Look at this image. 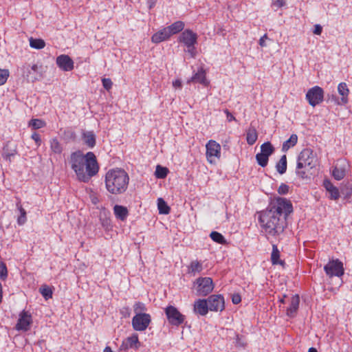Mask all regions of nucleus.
I'll list each match as a JSON object with an SVG mask.
<instances>
[{
	"label": "nucleus",
	"mask_w": 352,
	"mask_h": 352,
	"mask_svg": "<svg viewBox=\"0 0 352 352\" xmlns=\"http://www.w3.org/2000/svg\"><path fill=\"white\" fill-rule=\"evenodd\" d=\"M338 91L341 96V104H346L348 102V96L349 90L345 82H340L338 86Z\"/></svg>",
	"instance_id": "23"
},
{
	"label": "nucleus",
	"mask_w": 352,
	"mask_h": 352,
	"mask_svg": "<svg viewBox=\"0 0 352 352\" xmlns=\"http://www.w3.org/2000/svg\"><path fill=\"white\" fill-rule=\"evenodd\" d=\"M224 112L226 114V116H227V120L228 122H231V121H233V120H236V118L228 110V109H225L224 110Z\"/></svg>",
	"instance_id": "52"
},
{
	"label": "nucleus",
	"mask_w": 352,
	"mask_h": 352,
	"mask_svg": "<svg viewBox=\"0 0 352 352\" xmlns=\"http://www.w3.org/2000/svg\"><path fill=\"white\" fill-rule=\"evenodd\" d=\"M104 352H113V351L111 350V347L106 346L104 349Z\"/></svg>",
	"instance_id": "61"
},
{
	"label": "nucleus",
	"mask_w": 352,
	"mask_h": 352,
	"mask_svg": "<svg viewBox=\"0 0 352 352\" xmlns=\"http://www.w3.org/2000/svg\"><path fill=\"white\" fill-rule=\"evenodd\" d=\"M3 300V289H2V285L0 283V303L2 302Z\"/></svg>",
	"instance_id": "59"
},
{
	"label": "nucleus",
	"mask_w": 352,
	"mask_h": 352,
	"mask_svg": "<svg viewBox=\"0 0 352 352\" xmlns=\"http://www.w3.org/2000/svg\"><path fill=\"white\" fill-rule=\"evenodd\" d=\"M300 304V297L298 294L292 296L290 299L289 306L287 309V316L294 318L298 311Z\"/></svg>",
	"instance_id": "17"
},
{
	"label": "nucleus",
	"mask_w": 352,
	"mask_h": 352,
	"mask_svg": "<svg viewBox=\"0 0 352 352\" xmlns=\"http://www.w3.org/2000/svg\"><path fill=\"white\" fill-rule=\"evenodd\" d=\"M100 222L102 226L106 230H109L111 227V219L105 214H100Z\"/></svg>",
	"instance_id": "41"
},
{
	"label": "nucleus",
	"mask_w": 352,
	"mask_h": 352,
	"mask_svg": "<svg viewBox=\"0 0 352 352\" xmlns=\"http://www.w3.org/2000/svg\"><path fill=\"white\" fill-rule=\"evenodd\" d=\"M212 279L210 277H199L193 283V290L196 296H206L211 293L214 289Z\"/></svg>",
	"instance_id": "5"
},
{
	"label": "nucleus",
	"mask_w": 352,
	"mask_h": 352,
	"mask_svg": "<svg viewBox=\"0 0 352 352\" xmlns=\"http://www.w3.org/2000/svg\"><path fill=\"white\" fill-rule=\"evenodd\" d=\"M333 177L336 180H341L342 179L344 176L346 175V168L345 165H342L340 166H335L333 173H332Z\"/></svg>",
	"instance_id": "27"
},
{
	"label": "nucleus",
	"mask_w": 352,
	"mask_h": 352,
	"mask_svg": "<svg viewBox=\"0 0 352 352\" xmlns=\"http://www.w3.org/2000/svg\"><path fill=\"white\" fill-rule=\"evenodd\" d=\"M50 147H51L52 151L54 153H57V154H60L63 151L61 144L59 143L58 140L56 138L52 139L51 140Z\"/></svg>",
	"instance_id": "39"
},
{
	"label": "nucleus",
	"mask_w": 352,
	"mask_h": 352,
	"mask_svg": "<svg viewBox=\"0 0 352 352\" xmlns=\"http://www.w3.org/2000/svg\"><path fill=\"white\" fill-rule=\"evenodd\" d=\"M113 212L116 217L121 221H125L129 215L127 208L120 205L114 206Z\"/></svg>",
	"instance_id": "22"
},
{
	"label": "nucleus",
	"mask_w": 352,
	"mask_h": 352,
	"mask_svg": "<svg viewBox=\"0 0 352 352\" xmlns=\"http://www.w3.org/2000/svg\"><path fill=\"white\" fill-rule=\"evenodd\" d=\"M129 307H123L122 309L121 310V313L122 314L127 313L129 314Z\"/></svg>",
	"instance_id": "60"
},
{
	"label": "nucleus",
	"mask_w": 352,
	"mask_h": 352,
	"mask_svg": "<svg viewBox=\"0 0 352 352\" xmlns=\"http://www.w3.org/2000/svg\"><path fill=\"white\" fill-rule=\"evenodd\" d=\"M209 309L208 299H199L195 301L194 305V311L201 316L208 314Z\"/></svg>",
	"instance_id": "18"
},
{
	"label": "nucleus",
	"mask_w": 352,
	"mask_h": 352,
	"mask_svg": "<svg viewBox=\"0 0 352 352\" xmlns=\"http://www.w3.org/2000/svg\"><path fill=\"white\" fill-rule=\"evenodd\" d=\"M102 82V86L106 90L109 91L111 89L113 82L110 78H103Z\"/></svg>",
	"instance_id": "47"
},
{
	"label": "nucleus",
	"mask_w": 352,
	"mask_h": 352,
	"mask_svg": "<svg viewBox=\"0 0 352 352\" xmlns=\"http://www.w3.org/2000/svg\"><path fill=\"white\" fill-rule=\"evenodd\" d=\"M30 45L32 48L41 50L44 48L45 46V43L43 39L30 38Z\"/></svg>",
	"instance_id": "35"
},
{
	"label": "nucleus",
	"mask_w": 352,
	"mask_h": 352,
	"mask_svg": "<svg viewBox=\"0 0 352 352\" xmlns=\"http://www.w3.org/2000/svg\"><path fill=\"white\" fill-rule=\"evenodd\" d=\"M157 207L160 214H167L170 212V208L162 198H158Z\"/></svg>",
	"instance_id": "32"
},
{
	"label": "nucleus",
	"mask_w": 352,
	"mask_h": 352,
	"mask_svg": "<svg viewBox=\"0 0 352 352\" xmlns=\"http://www.w3.org/2000/svg\"><path fill=\"white\" fill-rule=\"evenodd\" d=\"M140 346L138 336L137 334H133L122 341L120 346V350L126 351L129 349H138Z\"/></svg>",
	"instance_id": "16"
},
{
	"label": "nucleus",
	"mask_w": 352,
	"mask_h": 352,
	"mask_svg": "<svg viewBox=\"0 0 352 352\" xmlns=\"http://www.w3.org/2000/svg\"><path fill=\"white\" fill-rule=\"evenodd\" d=\"M206 158L210 164H214L216 159H219L221 157V146L214 140H209L206 145Z\"/></svg>",
	"instance_id": "8"
},
{
	"label": "nucleus",
	"mask_w": 352,
	"mask_h": 352,
	"mask_svg": "<svg viewBox=\"0 0 352 352\" xmlns=\"http://www.w3.org/2000/svg\"><path fill=\"white\" fill-rule=\"evenodd\" d=\"M317 162V156L314 151L309 148H304L298 156L296 175L302 179L306 178L307 170L314 168Z\"/></svg>",
	"instance_id": "4"
},
{
	"label": "nucleus",
	"mask_w": 352,
	"mask_h": 352,
	"mask_svg": "<svg viewBox=\"0 0 352 352\" xmlns=\"http://www.w3.org/2000/svg\"><path fill=\"white\" fill-rule=\"evenodd\" d=\"M153 4H154L153 2L151 3V4L149 6V8H151L153 6Z\"/></svg>",
	"instance_id": "64"
},
{
	"label": "nucleus",
	"mask_w": 352,
	"mask_h": 352,
	"mask_svg": "<svg viewBox=\"0 0 352 352\" xmlns=\"http://www.w3.org/2000/svg\"><path fill=\"white\" fill-rule=\"evenodd\" d=\"M274 151V148L270 142H264L261 146V153L270 157Z\"/></svg>",
	"instance_id": "34"
},
{
	"label": "nucleus",
	"mask_w": 352,
	"mask_h": 352,
	"mask_svg": "<svg viewBox=\"0 0 352 352\" xmlns=\"http://www.w3.org/2000/svg\"><path fill=\"white\" fill-rule=\"evenodd\" d=\"M210 311H222L225 308L224 298L221 295H211L208 298Z\"/></svg>",
	"instance_id": "12"
},
{
	"label": "nucleus",
	"mask_w": 352,
	"mask_h": 352,
	"mask_svg": "<svg viewBox=\"0 0 352 352\" xmlns=\"http://www.w3.org/2000/svg\"><path fill=\"white\" fill-rule=\"evenodd\" d=\"M285 5V1L284 0H276L272 3V6L276 8H279Z\"/></svg>",
	"instance_id": "50"
},
{
	"label": "nucleus",
	"mask_w": 352,
	"mask_h": 352,
	"mask_svg": "<svg viewBox=\"0 0 352 352\" xmlns=\"http://www.w3.org/2000/svg\"><path fill=\"white\" fill-rule=\"evenodd\" d=\"M293 211L290 201L278 197L268 207L259 212V222L267 236H276L283 232L287 217Z\"/></svg>",
	"instance_id": "1"
},
{
	"label": "nucleus",
	"mask_w": 352,
	"mask_h": 352,
	"mask_svg": "<svg viewBox=\"0 0 352 352\" xmlns=\"http://www.w3.org/2000/svg\"><path fill=\"white\" fill-rule=\"evenodd\" d=\"M9 77V71L8 69H0V86L4 85Z\"/></svg>",
	"instance_id": "44"
},
{
	"label": "nucleus",
	"mask_w": 352,
	"mask_h": 352,
	"mask_svg": "<svg viewBox=\"0 0 352 352\" xmlns=\"http://www.w3.org/2000/svg\"><path fill=\"white\" fill-rule=\"evenodd\" d=\"M257 138L258 135L256 130L253 127L249 128V129L247 131L246 137L248 144L250 145H253L256 142Z\"/></svg>",
	"instance_id": "30"
},
{
	"label": "nucleus",
	"mask_w": 352,
	"mask_h": 352,
	"mask_svg": "<svg viewBox=\"0 0 352 352\" xmlns=\"http://www.w3.org/2000/svg\"><path fill=\"white\" fill-rule=\"evenodd\" d=\"M271 261L273 265H283L284 262L280 260V251L276 245H272V252L271 254Z\"/></svg>",
	"instance_id": "28"
},
{
	"label": "nucleus",
	"mask_w": 352,
	"mask_h": 352,
	"mask_svg": "<svg viewBox=\"0 0 352 352\" xmlns=\"http://www.w3.org/2000/svg\"><path fill=\"white\" fill-rule=\"evenodd\" d=\"M14 155V153L8 151V148L6 147L3 148V155L6 158L10 160V157Z\"/></svg>",
	"instance_id": "51"
},
{
	"label": "nucleus",
	"mask_w": 352,
	"mask_h": 352,
	"mask_svg": "<svg viewBox=\"0 0 352 352\" xmlns=\"http://www.w3.org/2000/svg\"><path fill=\"white\" fill-rule=\"evenodd\" d=\"M286 298V295H284L282 298L280 299V302L284 304L285 302V298Z\"/></svg>",
	"instance_id": "63"
},
{
	"label": "nucleus",
	"mask_w": 352,
	"mask_h": 352,
	"mask_svg": "<svg viewBox=\"0 0 352 352\" xmlns=\"http://www.w3.org/2000/svg\"><path fill=\"white\" fill-rule=\"evenodd\" d=\"M232 302L234 304H235V305L239 304L241 302V300L240 295H239V294H234L232 296Z\"/></svg>",
	"instance_id": "56"
},
{
	"label": "nucleus",
	"mask_w": 352,
	"mask_h": 352,
	"mask_svg": "<svg viewBox=\"0 0 352 352\" xmlns=\"http://www.w3.org/2000/svg\"><path fill=\"white\" fill-rule=\"evenodd\" d=\"M324 270L326 274L329 276L340 277L344 274V270L343 263L339 259H332L324 265Z\"/></svg>",
	"instance_id": "6"
},
{
	"label": "nucleus",
	"mask_w": 352,
	"mask_h": 352,
	"mask_svg": "<svg viewBox=\"0 0 352 352\" xmlns=\"http://www.w3.org/2000/svg\"><path fill=\"white\" fill-rule=\"evenodd\" d=\"M151 321V316L148 314H138L132 319V326L135 331H142L146 329Z\"/></svg>",
	"instance_id": "11"
},
{
	"label": "nucleus",
	"mask_w": 352,
	"mask_h": 352,
	"mask_svg": "<svg viewBox=\"0 0 352 352\" xmlns=\"http://www.w3.org/2000/svg\"><path fill=\"white\" fill-rule=\"evenodd\" d=\"M328 100H329L331 102H333L335 104L338 105H344L345 104H341V98H338L336 96L332 94L331 96H329L328 98Z\"/></svg>",
	"instance_id": "48"
},
{
	"label": "nucleus",
	"mask_w": 352,
	"mask_h": 352,
	"mask_svg": "<svg viewBox=\"0 0 352 352\" xmlns=\"http://www.w3.org/2000/svg\"><path fill=\"white\" fill-rule=\"evenodd\" d=\"M40 293L46 300L52 297V291L50 287L47 285L42 286L40 288Z\"/></svg>",
	"instance_id": "42"
},
{
	"label": "nucleus",
	"mask_w": 352,
	"mask_h": 352,
	"mask_svg": "<svg viewBox=\"0 0 352 352\" xmlns=\"http://www.w3.org/2000/svg\"><path fill=\"white\" fill-rule=\"evenodd\" d=\"M210 236L212 241H214V242H216L219 244L225 245L227 243V241H226V239L224 238V236L221 233H219L218 232L212 231L210 234Z\"/></svg>",
	"instance_id": "33"
},
{
	"label": "nucleus",
	"mask_w": 352,
	"mask_h": 352,
	"mask_svg": "<svg viewBox=\"0 0 352 352\" xmlns=\"http://www.w3.org/2000/svg\"><path fill=\"white\" fill-rule=\"evenodd\" d=\"M8 276V270L6 264L3 262L0 263V278L4 280Z\"/></svg>",
	"instance_id": "45"
},
{
	"label": "nucleus",
	"mask_w": 352,
	"mask_h": 352,
	"mask_svg": "<svg viewBox=\"0 0 352 352\" xmlns=\"http://www.w3.org/2000/svg\"><path fill=\"white\" fill-rule=\"evenodd\" d=\"M129 177L122 169L109 170L105 175L107 190L111 194H121L126 191L128 187Z\"/></svg>",
	"instance_id": "3"
},
{
	"label": "nucleus",
	"mask_w": 352,
	"mask_h": 352,
	"mask_svg": "<svg viewBox=\"0 0 352 352\" xmlns=\"http://www.w3.org/2000/svg\"><path fill=\"white\" fill-rule=\"evenodd\" d=\"M32 316L25 311H23L19 314V318L16 324V329L17 330L28 331L30 329V326L32 324Z\"/></svg>",
	"instance_id": "13"
},
{
	"label": "nucleus",
	"mask_w": 352,
	"mask_h": 352,
	"mask_svg": "<svg viewBox=\"0 0 352 352\" xmlns=\"http://www.w3.org/2000/svg\"><path fill=\"white\" fill-rule=\"evenodd\" d=\"M308 352H318V351L316 348L311 347L309 349Z\"/></svg>",
	"instance_id": "62"
},
{
	"label": "nucleus",
	"mask_w": 352,
	"mask_h": 352,
	"mask_svg": "<svg viewBox=\"0 0 352 352\" xmlns=\"http://www.w3.org/2000/svg\"><path fill=\"white\" fill-rule=\"evenodd\" d=\"M188 83L195 82V83H200L205 86L208 85V82L206 78V73L205 71L201 68L195 73L187 82Z\"/></svg>",
	"instance_id": "20"
},
{
	"label": "nucleus",
	"mask_w": 352,
	"mask_h": 352,
	"mask_svg": "<svg viewBox=\"0 0 352 352\" xmlns=\"http://www.w3.org/2000/svg\"><path fill=\"white\" fill-rule=\"evenodd\" d=\"M298 142V136L296 134H292L290 138L285 141L283 144L282 151L283 152L287 151L290 148L294 146Z\"/></svg>",
	"instance_id": "26"
},
{
	"label": "nucleus",
	"mask_w": 352,
	"mask_h": 352,
	"mask_svg": "<svg viewBox=\"0 0 352 352\" xmlns=\"http://www.w3.org/2000/svg\"><path fill=\"white\" fill-rule=\"evenodd\" d=\"M268 37H267V35L266 34H265L260 39H259V45L261 46V47H265L266 46V44H265V40L267 39Z\"/></svg>",
	"instance_id": "57"
},
{
	"label": "nucleus",
	"mask_w": 352,
	"mask_h": 352,
	"mask_svg": "<svg viewBox=\"0 0 352 352\" xmlns=\"http://www.w3.org/2000/svg\"><path fill=\"white\" fill-rule=\"evenodd\" d=\"M133 310L135 313V315L138 314H142V311H144L146 310V306L143 302H137L133 305Z\"/></svg>",
	"instance_id": "43"
},
{
	"label": "nucleus",
	"mask_w": 352,
	"mask_h": 352,
	"mask_svg": "<svg viewBox=\"0 0 352 352\" xmlns=\"http://www.w3.org/2000/svg\"><path fill=\"white\" fill-rule=\"evenodd\" d=\"M171 36L167 28H164L155 33L151 37V41L154 43H159L168 39Z\"/></svg>",
	"instance_id": "19"
},
{
	"label": "nucleus",
	"mask_w": 352,
	"mask_h": 352,
	"mask_svg": "<svg viewBox=\"0 0 352 352\" xmlns=\"http://www.w3.org/2000/svg\"><path fill=\"white\" fill-rule=\"evenodd\" d=\"M324 185L327 190L330 193L331 199L337 200L340 197L338 188L334 186L329 181H325Z\"/></svg>",
	"instance_id": "24"
},
{
	"label": "nucleus",
	"mask_w": 352,
	"mask_h": 352,
	"mask_svg": "<svg viewBox=\"0 0 352 352\" xmlns=\"http://www.w3.org/2000/svg\"><path fill=\"white\" fill-rule=\"evenodd\" d=\"M165 314L168 322L173 326H179L185 320V316L181 314L175 307L172 305L166 307Z\"/></svg>",
	"instance_id": "7"
},
{
	"label": "nucleus",
	"mask_w": 352,
	"mask_h": 352,
	"mask_svg": "<svg viewBox=\"0 0 352 352\" xmlns=\"http://www.w3.org/2000/svg\"><path fill=\"white\" fill-rule=\"evenodd\" d=\"M82 140H83L85 144L90 148H94L96 145V135L93 131L83 132L82 134Z\"/></svg>",
	"instance_id": "21"
},
{
	"label": "nucleus",
	"mask_w": 352,
	"mask_h": 352,
	"mask_svg": "<svg viewBox=\"0 0 352 352\" xmlns=\"http://www.w3.org/2000/svg\"><path fill=\"white\" fill-rule=\"evenodd\" d=\"M203 270V265L198 261H192L188 266V273L193 276L200 273Z\"/></svg>",
	"instance_id": "25"
},
{
	"label": "nucleus",
	"mask_w": 352,
	"mask_h": 352,
	"mask_svg": "<svg viewBox=\"0 0 352 352\" xmlns=\"http://www.w3.org/2000/svg\"><path fill=\"white\" fill-rule=\"evenodd\" d=\"M42 66L37 64L32 65L26 64L23 67V74L28 81L34 82L42 77Z\"/></svg>",
	"instance_id": "9"
},
{
	"label": "nucleus",
	"mask_w": 352,
	"mask_h": 352,
	"mask_svg": "<svg viewBox=\"0 0 352 352\" xmlns=\"http://www.w3.org/2000/svg\"><path fill=\"white\" fill-rule=\"evenodd\" d=\"M289 191V186L287 184H282L278 189V192L280 195H285Z\"/></svg>",
	"instance_id": "49"
},
{
	"label": "nucleus",
	"mask_w": 352,
	"mask_h": 352,
	"mask_svg": "<svg viewBox=\"0 0 352 352\" xmlns=\"http://www.w3.org/2000/svg\"><path fill=\"white\" fill-rule=\"evenodd\" d=\"M16 206H17V208L20 212V214H21V215L18 217L17 222H18L19 225H23L27 220L26 211L25 210V209L21 206V205L19 203H18L16 204Z\"/></svg>",
	"instance_id": "38"
},
{
	"label": "nucleus",
	"mask_w": 352,
	"mask_h": 352,
	"mask_svg": "<svg viewBox=\"0 0 352 352\" xmlns=\"http://www.w3.org/2000/svg\"><path fill=\"white\" fill-rule=\"evenodd\" d=\"M322 31V28L320 25L317 24L314 26V34L320 35Z\"/></svg>",
	"instance_id": "53"
},
{
	"label": "nucleus",
	"mask_w": 352,
	"mask_h": 352,
	"mask_svg": "<svg viewBox=\"0 0 352 352\" xmlns=\"http://www.w3.org/2000/svg\"><path fill=\"white\" fill-rule=\"evenodd\" d=\"M276 170L280 174H283L286 172L287 170V157L285 155H283L279 162L276 165Z\"/></svg>",
	"instance_id": "31"
},
{
	"label": "nucleus",
	"mask_w": 352,
	"mask_h": 352,
	"mask_svg": "<svg viewBox=\"0 0 352 352\" xmlns=\"http://www.w3.org/2000/svg\"><path fill=\"white\" fill-rule=\"evenodd\" d=\"M187 52L190 54L191 57L194 58L196 55V50L195 45H192V47H187Z\"/></svg>",
	"instance_id": "55"
},
{
	"label": "nucleus",
	"mask_w": 352,
	"mask_h": 352,
	"mask_svg": "<svg viewBox=\"0 0 352 352\" xmlns=\"http://www.w3.org/2000/svg\"><path fill=\"white\" fill-rule=\"evenodd\" d=\"M32 138L35 141V142L36 143V144L38 146H39L41 144V140L40 138V135L38 133H34L32 135Z\"/></svg>",
	"instance_id": "54"
},
{
	"label": "nucleus",
	"mask_w": 352,
	"mask_h": 352,
	"mask_svg": "<svg viewBox=\"0 0 352 352\" xmlns=\"http://www.w3.org/2000/svg\"><path fill=\"white\" fill-rule=\"evenodd\" d=\"M69 164L75 173L77 179L80 182H89L99 170L96 156L91 151L85 155L79 150L72 153L69 158Z\"/></svg>",
	"instance_id": "2"
},
{
	"label": "nucleus",
	"mask_w": 352,
	"mask_h": 352,
	"mask_svg": "<svg viewBox=\"0 0 352 352\" xmlns=\"http://www.w3.org/2000/svg\"><path fill=\"white\" fill-rule=\"evenodd\" d=\"M29 126L34 129H38L45 126V122L41 119H32L29 122Z\"/></svg>",
	"instance_id": "40"
},
{
	"label": "nucleus",
	"mask_w": 352,
	"mask_h": 352,
	"mask_svg": "<svg viewBox=\"0 0 352 352\" xmlns=\"http://www.w3.org/2000/svg\"><path fill=\"white\" fill-rule=\"evenodd\" d=\"M168 169L166 167H163L160 165L156 166L155 175L158 179H164L167 176Z\"/></svg>",
	"instance_id": "36"
},
{
	"label": "nucleus",
	"mask_w": 352,
	"mask_h": 352,
	"mask_svg": "<svg viewBox=\"0 0 352 352\" xmlns=\"http://www.w3.org/2000/svg\"><path fill=\"white\" fill-rule=\"evenodd\" d=\"M197 35L190 30H184L179 37V41L183 43L186 47H192L197 43Z\"/></svg>",
	"instance_id": "14"
},
{
	"label": "nucleus",
	"mask_w": 352,
	"mask_h": 352,
	"mask_svg": "<svg viewBox=\"0 0 352 352\" xmlns=\"http://www.w3.org/2000/svg\"><path fill=\"white\" fill-rule=\"evenodd\" d=\"M56 63L60 69L65 72L71 71L74 68V61L68 55L62 54L58 56L56 58Z\"/></svg>",
	"instance_id": "15"
},
{
	"label": "nucleus",
	"mask_w": 352,
	"mask_h": 352,
	"mask_svg": "<svg viewBox=\"0 0 352 352\" xmlns=\"http://www.w3.org/2000/svg\"><path fill=\"white\" fill-rule=\"evenodd\" d=\"M256 160L258 165L265 167L267 165L269 157L262 153H258L256 155Z\"/></svg>",
	"instance_id": "37"
},
{
	"label": "nucleus",
	"mask_w": 352,
	"mask_h": 352,
	"mask_svg": "<svg viewBox=\"0 0 352 352\" xmlns=\"http://www.w3.org/2000/svg\"><path fill=\"white\" fill-rule=\"evenodd\" d=\"M235 344L236 346L244 348L246 345V342L243 336L236 335Z\"/></svg>",
	"instance_id": "46"
},
{
	"label": "nucleus",
	"mask_w": 352,
	"mask_h": 352,
	"mask_svg": "<svg viewBox=\"0 0 352 352\" xmlns=\"http://www.w3.org/2000/svg\"><path fill=\"white\" fill-rule=\"evenodd\" d=\"M173 86L175 88H181L182 87V82L180 80H175L173 82Z\"/></svg>",
	"instance_id": "58"
},
{
	"label": "nucleus",
	"mask_w": 352,
	"mask_h": 352,
	"mask_svg": "<svg viewBox=\"0 0 352 352\" xmlns=\"http://www.w3.org/2000/svg\"><path fill=\"white\" fill-rule=\"evenodd\" d=\"M166 28L172 36L180 32L184 28V23L181 21H177Z\"/></svg>",
	"instance_id": "29"
},
{
	"label": "nucleus",
	"mask_w": 352,
	"mask_h": 352,
	"mask_svg": "<svg viewBox=\"0 0 352 352\" xmlns=\"http://www.w3.org/2000/svg\"><path fill=\"white\" fill-rule=\"evenodd\" d=\"M323 98L324 91L318 86H315L309 89L306 94V99L312 107H315L321 103L323 101Z\"/></svg>",
	"instance_id": "10"
}]
</instances>
